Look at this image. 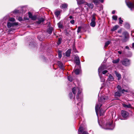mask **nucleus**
Masks as SVG:
<instances>
[{"instance_id":"obj_26","label":"nucleus","mask_w":134,"mask_h":134,"mask_svg":"<svg viewBox=\"0 0 134 134\" xmlns=\"http://www.w3.org/2000/svg\"><path fill=\"white\" fill-rule=\"evenodd\" d=\"M110 41H107L105 43L104 47H107L109 44H110Z\"/></svg>"},{"instance_id":"obj_20","label":"nucleus","mask_w":134,"mask_h":134,"mask_svg":"<svg viewBox=\"0 0 134 134\" xmlns=\"http://www.w3.org/2000/svg\"><path fill=\"white\" fill-rule=\"evenodd\" d=\"M44 21V19L43 18H42L38 20L37 22L38 24H40L41 23L43 22Z\"/></svg>"},{"instance_id":"obj_8","label":"nucleus","mask_w":134,"mask_h":134,"mask_svg":"<svg viewBox=\"0 0 134 134\" xmlns=\"http://www.w3.org/2000/svg\"><path fill=\"white\" fill-rule=\"evenodd\" d=\"M28 14L29 18L31 19L32 20H35L36 19V16L32 15V14L30 12H29Z\"/></svg>"},{"instance_id":"obj_55","label":"nucleus","mask_w":134,"mask_h":134,"mask_svg":"<svg viewBox=\"0 0 134 134\" xmlns=\"http://www.w3.org/2000/svg\"><path fill=\"white\" fill-rule=\"evenodd\" d=\"M29 19L28 18L27 19H26V20H28Z\"/></svg>"},{"instance_id":"obj_19","label":"nucleus","mask_w":134,"mask_h":134,"mask_svg":"<svg viewBox=\"0 0 134 134\" xmlns=\"http://www.w3.org/2000/svg\"><path fill=\"white\" fill-rule=\"evenodd\" d=\"M58 64L59 66L61 68H63V63L60 62L58 61Z\"/></svg>"},{"instance_id":"obj_1","label":"nucleus","mask_w":134,"mask_h":134,"mask_svg":"<svg viewBox=\"0 0 134 134\" xmlns=\"http://www.w3.org/2000/svg\"><path fill=\"white\" fill-rule=\"evenodd\" d=\"M72 92L73 94L71 93L69 94V96L71 99H74L75 95L77 93V94L76 96V99L78 102L80 103L82 100V95L81 94V91L78 87H74L72 89Z\"/></svg>"},{"instance_id":"obj_34","label":"nucleus","mask_w":134,"mask_h":134,"mask_svg":"<svg viewBox=\"0 0 134 134\" xmlns=\"http://www.w3.org/2000/svg\"><path fill=\"white\" fill-rule=\"evenodd\" d=\"M81 27H78V29H77V32L78 33H79L80 32V31H81Z\"/></svg>"},{"instance_id":"obj_15","label":"nucleus","mask_w":134,"mask_h":134,"mask_svg":"<svg viewBox=\"0 0 134 134\" xmlns=\"http://www.w3.org/2000/svg\"><path fill=\"white\" fill-rule=\"evenodd\" d=\"M114 80V78L113 76L109 74L108 80L109 81H113Z\"/></svg>"},{"instance_id":"obj_56","label":"nucleus","mask_w":134,"mask_h":134,"mask_svg":"<svg viewBox=\"0 0 134 134\" xmlns=\"http://www.w3.org/2000/svg\"><path fill=\"white\" fill-rule=\"evenodd\" d=\"M77 104L78 105V103H77Z\"/></svg>"},{"instance_id":"obj_45","label":"nucleus","mask_w":134,"mask_h":134,"mask_svg":"<svg viewBox=\"0 0 134 134\" xmlns=\"http://www.w3.org/2000/svg\"><path fill=\"white\" fill-rule=\"evenodd\" d=\"M125 90L124 89H123L121 90V93H124L125 92Z\"/></svg>"},{"instance_id":"obj_22","label":"nucleus","mask_w":134,"mask_h":134,"mask_svg":"<svg viewBox=\"0 0 134 134\" xmlns=\"http://www.w3.org/2000/svg\"><path fill=\"white\" fill-rule=\"evenodd\" d=\"M53 30V28L52 27H50L47 30V32L50 34H51Z\"/></svg>"},{"instance_id":"obj_51","label":"nucleus","mask_w":134,"mask_h":134,"mask_svg":"<svg viewBox=\"0 0 134 134\" xmlns=\"http://www.w3.org/2000/svg\"><path fill=\"white\" fill-rule=\"evenodd\" d=\"M118 52L119 54H121V52L120 51H119Z\"/></svg>"},{"instance_id":"obj_24","label":"nucleus","mask_w":134,"mask_h":134,"mask_svg":"<svg viewBox=\"0 0 134 134\" xmlns=\"http://www.w3.org/2000/svg\"><path fill=\"white\" fill-rule=\"evenodd\" d=\"M7 26L8 28H10L11 27H13L12 23L8 22L7 23Z\"/></svg>"},{"instance_id":"obj_38","label":"nucleus","mask_w":134,"mask_h":134,"mask_svg":"<svg viewBox=\"0 0 134 134\" xmlns=\"http://www.w3.org/2000/svg\"><path fill=\"white\" fill-rule=\"evenodd\" d=\"M13 27L15 26H17L18 24V23H12Z\"/></svg>"},{"instance_id":"obj_10","label":"nucleus","mask_w":134,"mask_h":134,"mask_svg":"<svg viewBox=\"0 0 134 134\" xmlns=\"http://www.w3.org/2000/svg\"><path fill=\"white\" fill-rule=\"evenodd\" d=\"M75 62L77 65H79L80 64V60L78 56H76L75 58Z\"/></svg>"},{"instance_id":"obj_53","label":"nucleus","mask_w":134,"mask_h":134,"mask_svg":"<svg viewBox=\"0 0 134 134\" xmlns=\"http://www.w3.org/2000/svg\"><path fill=\"white\" fill-rule=\"evenodd\" d=\"M125 92H128V91H127V90H125Z\"/></svg>"},{"instance_id":"obj_9","label":"nucleus","mask_w":134,"mask_h":134,"mask_svg":"<svg viewBox=\"0 0 134 134\" xmlns=\"http://www.w3.org/2000/svg\"><path fill=\"white\" fill-rule=\"evenodd\" d=\"M79 131L81 132L82 134H88L87 131H84L83 128L82 127H80L79 129Z\"/></svg>"},{"instance_id":"obj_41","label":"nucleus","mask_w":134,"mask_h":134,"mask_svg":"<svg viewBox=\"0 0 134 134\" xmlns=\"http://www.w3.org/2000/svg\"><path fill=\"white\" fill-rule=\"evenodd\" d=\"M58 26L59 28H61L62 27V25L60 23H58Z\"/></svg>"},{"instance_id":"obj_54","label":"nucleus","mask_w":134,"mask_h":134,"mask_svg":"<svg viewBox=\"0 0 134 134\" xmlns=\"http://www.w3.org/2000/svg\"><path fill=\"white\" fill-rule=\"evenodd\" d=\"M57 3H58V1H57Z\"/></svg>"},{"instance_id":"obj_31","label":"nucleus","mask_w":134,"mask_h":134,"mask_svg":"<svg viewBox=\"0 0 134 134\" xmlns=\"http://www.w3.org/2000/svg\"><path fill=\"white\" fill-rule=\"evenodd\" d=\"M104 69L103 67L102 66H101L98 69V71L99 73L103 69Z\"/></svg>"},{"instance_id":"obj_35","label":"nucleus","mask_w":134,"mask_h":134,"mask_svg":"<svg viewBox=\"0 0 134 134\" xmlns=\"http://www.w3.org/2000/svg\"><path fill=\"white\" fill-rule=\"evenodd\" d=\"M68 80L70 81L71 82L72 81V77L70 76H68Z\"/></svg>"},{"instance_id":"obj_43","label":"nucleus","mask_w":134,"mask_h":134,"mask_svg":"<svg viewBox=\"0 0 134 134\" xmlns=\"http://www.w3.org/2000/svg\"><path fill=\"white\" fill-rule=\"evenodd\" d=\"M70 23L72 24H74V23L75 21L74 20H71L70 21Z\"/></svg>"},{"instance_id":"obj_50","label":"nucleus","mask_w":134,"mask_h":134,"mask_svg":"<svg viewBox=\"0 0 134 134\" xmlns=\"http://www.w3.org/2000/svg\"><path fill=\"white\" fill-rule=\"evenodd\" d=\"M132 46L133 47H134V43H132Z\"/></svg>"},{"instance_id":"obj_17","label":"nucleus","mask_w":134,"mask_h":134,"mask_svg":"<svg viewBox=\"0 0 134 134\" xmlns=\"http://www.w3.org/2000/svg\"><path fill=\"white\" fill-rule=\"evenodd\" d=\"M77 3L79 4H80L84 3H85V4L86 2H85L83 0H77Z\"/></svg>"},{"instance_id":"obj_44","label":"nucleus","mask_w":134,"mask_h":134,"mask_svg":"<svg viewBox=\"0 0 134 134\" xmlns=\"http://www.w3.org/2000/svg\"><path fill=\"white\" fill-rule=\"evenodd\" d=\"M18 20L20 21H21L23 20V19L21 17H19L18 18Z\"/></svg>"},{"instance_id":"obj_5","label":"nucleus","mask_w":134,"mask_h":134,"mask_svg":"<svg viewBox=\"0 0 134 134\" xmlns=\"http://www.w3.org/2000/svg\"><path fill=\"white\" fill-rule=\"evenodd\" d=\"M126 4L128 7L130 8L131 10L134 7V2H132L130 1L126 2Z\"/></svg>"},{"instance_id":"obj_14","label":"nucleus","mask_w":134,"mask_h":134,"mask_svg":"<svg viewBox=\"0 0 134 134\" xmlns=\"http://www.w3.org/2000/svg\"><path fill=\"white\" fill-rule=\"evenodd\" d=\"M115 73L116 74V76L118 77V80H119L121 78V75L119 73L115 71Z\"/></svg>"},{"instance_id":"obj_40","label":"nucleus","mask_w":134,"mask_h":134,"mask_svg":"<svg viewBox=\"0 0 134 134\" xmlns=\"http://www.w3.org/2000/svg\"><path fill=\"white\" fill-rule=\"evenodd\" d=\"M94 3L96 4H97L98 3V0H93Z\"/></svg>"},{"instance_id":"obj_46","label":"nucleus","mask_w":134,"mask_h":134,"mask_svg":"<svg viewBox=\"0 0 134 134\" xmlns=\"http://www.w3.org/2000/svg\"><path fill=\"white\" fill-rule=\"evenodd\" d=\"M115 10H113V11H112V13L113 14H115Z\"/></svg>"},{"instance_id":"obj_49","label":"nucleus","mask_w":134,"mask_h":134,"mask_svg":"<svg viewBox=\"0 0 134 134\" xmlns=\"http://www.w3.org/2000/svg\"><path fill=\"white\" fill-rule=\"evenodd\" d=\"M69 18H70V19H72V16H69Z\"/></svg>"},{"instance_id":"obj_29","label":"nucleus","mask_w":134,"mask_h":134,"mask_svg":"<svg viewBox=\"0 0 134 134\" xmlns=\"http://www.w3.org/2000/svg\"><path fill=\"white\" fill-rule=\"evenodd\" d=\"M62 40V38H59L58 41L57 42V44H58V45L61 43Z\"/></svg>"},{"instance_id":"obj_36","label":"nucleus","mask_w":134,"mask_h":134,"mask_svg":"<svg viewBox=\"0 0 134 134\" xmlns=\"http://www.w3.org/2000/svg\"><path fill=\"white\" fill-rule=\"evenodd\" d=\"M100 79L101 80V82H104L105 81V79H104V78L100 76Z\"/></svg>"},{"instance_id":"obj_25","label":"nucleus","mask_w":134,"mask_h":134,"mask_svg":"<svg viewBox=\"0 0 134 134\" xmlns=\"http://www.w3.org/2000/svg\"><path fill=\"white\" fill-rule=\"evenodd\" d=\"M62 51L59 50L58 51V57L59 58H60L62 57Z\"/></svg>"},{"instance_id":"obj_12","label":"nucleus","mask_w":134,"mask_h":134,"mask_svg":"<svg viewBox=\"0 0 134 134\" xmlns=\"http://www.w3.org/2000/svg\"><path fill=\"white\" fill-rule=\"evenodd\" d=\"M85 4L87 5L88 7L91 9H93L94 7L93 4L92 3H88L86 2Z\"/></svg>"},{"instance_id":"obj_52","label":"nucleus","mask_w":134,"mask_h":134,"mask_svg":"<svg viewBox=\"0 0 134 134\" xmlns=\"http://www.w3.org/2000/svg\"><path fill=\"white\" fill-rule=\"evenodd\" d=\"M18 11H16V12H15V11H14V12H15V13H17L18 12Z\"/></svg>"},{"instance_id":"obj_16","label":"nucleus","mask_w":134,"mask_h":134,"mask_svg":"<svg viewBox=\"0 0 134 134\" xmlns=\"http://www.w3.org/2000/svg\"><path fill=\"white\" fill-rule=\"evenodd\" d=\"M71 49H68L66 52L65 54L66 56L69 57L71 53Z\"/></svg>"},{"instance_id":"obj_13","label":"nucleus","mask_w":134,"mask_h":134,"mask_svg":"<svg viewBox=\"0 0 134 134\" xmlns=\"http://www.w3.org/2000/svg\"><path fill=\"white\" fill-rule=\"evenodd\" d=\"M115 96L120 97L121 95V92L120 91H117L115 93Z\"/></svg>"},{"instance_id":"obj_32","label":"nucleus","mask_w":134,"mask_h":134,"mask_svg":"<svg viewBox=\"0 0 134 134\" xmlns=\"http://www.w3.org/2000/svg\"><path fill=\"white\" fill-rule=\"evenodd\" d=\"M117 16L116 15H114L112 16L113 19L115 20H117Z\"/></svg>"},{"instance_id":"obj_23","label":"nucleus","mask_w":134,"mask_h":134,"mask_svg":"<svg viewBox=\"0 0 134 134\" xmlns=\"http://www.w3.org/2000/svg\"><path fill=\"white\" fill-rule=\"evenodd\" d=\"M105 110H103L102 109H101L100 111V115L102 116L103 115L105 112Z\"/></svg>"},{"instance_id":"obj_21","label":"nucleus","mask_w":134,"mask_h":134,"mask_svg":"<svg viewBox=\"0 0 134 134\" xmlns=\"http://www.w3.org/2000/svg\"><path fill=\"white\" fill-rule=\"evenodd\" d=\"M123 106L125 108H130L131 107V105L129 104L128 105H126L125 104H123Z\"/></svg>"},{"instance_id":"obj_27","label":"nucleus","mask_w":134,"mask_h":134,"mask_svg":"<svg viewBox=\"0 0 134 134\" xmlns=\"http://www.w3.org/2000/svg\"><path fill=\"white\" fill-rule=\"evenodd\" d=\"M120 59L119 58H118V59L113 60V62L114 63H118Z\"/></svg>"},{"instance_id":"obj_4","label":"nucleus","mask_w":134,"mask_h":134,"mask_svg":"<svg viewBox=\"0 0 134 134\" xmlns=\"http://www.w3.org/2000/svg\"><path fill=\"white\" fill-rule=\"evenodd\" d=\"M92 18L91 20V23L90 25L92 27H94L96 25V18L95 17L94 14L92 15Z\"/></svg>"},{"instance_id":"obj_47","label":"nucleus","mask_w":134,"mask_h":134,"mask_svg":"<svg viewBox=\"0 0 134 134\" xmlns=\"http://www.w3.org/2000/svg\"><path fill=\"white\" fill-rule=\"evenodd\" d=\"M125 48L126 49H129V47H128V46H126Z\"/></svg>"},{"instance_id":"obj_33","label":"nucleus","mask_w":134,"mask_h":134,"mask_svg":"<svg viewBox=\"0 0 134 134\" xmlns=\"http://www.w3.org/2000/svg\"><path fill=\"white\" fill-rule=\"evenodd\" d=\"M9 20L10 21L13 22L15 21V20L14 18H9Z\"/></svg>"},{"instance_id":"obj_18","label":"nucleus","mask_w":134,"mask_h":134,"mask_svg":"<svg viewBox=\"0 0 134 134\" xmlns=\"http://www.w3.org/2000/svg\"><path fill=\"white\" fill-rule=\"evenodd\" d=\"M118 27L119 26L118 25H116L113 27L111 29V31H114L116 30Z\"/></svg>"},{"instance_id":"obj_2","label":"nucleus","mask_w":134,"mask_h":134,"mask_svg":"<svg viewBox=\"0 0 134 134\" xmlns=\"http://www.w3.org/2000/svg\"><path fill=\"white\" fill-rule=\"evenodd\" d=\"M108 99L107 96H102L99 98L98 99V104H96L95 107V110L97 115V112L99 109L100 108L103 104Z\"/></svg>"},{"instance_id":"obj_6","label":"nucleus","mask_w":134,"mask_h":134,"mask_svg":"<svg viewBox=\"0 0 134 134\" xmlns=\"http://www.w3.org/2000/svg\"><path fill=\"white\" fill-rule=\"evenodd\" d=\"M121 63L122 65L125 66H128L130 64V61L127 59H124L122 61H121Z\"/></svg>"},{"instance_id":"obj_39","label":"nucleus","mask_w":134,"mask_h":134,"mask_svg":"<svg viewBox=\"0 0 134 134\" xmlns=\"http://www.w3.org/2000/svg\"><path fill=\"white\" fill-rule=\"evenodd\" d=\"M117 88L119 90V91H120L121 89V87L120 86L118 85L117 86Z\"/></svg>"},{"instance_id":"obj_30","label":"nucleus","mask_w":134,"mask_h":134,"mask_svg":"<svg viewBox=\"0 0 134 134\" xmlns=\"http://www.w3.org/2000/svg\"><path fill=\"white\" fill-rule=\"evenodd\" d=\"M60 12L59 11H57L55 12V14L56 16L57 17L60 14Z\"/></svg>"},{"instance_id":"obj_11","label":"nucleus","mask_w":134,"mask_h":134,"mask_svg":"<svg viewBox=\"0 0 134 134\" xmlns=\"http://www.w3.org/2000/svg\"><path fill=\"white\" fill-rule=\"evenodd\" d=\"M68 6V5L64 3L61 4L60 7L62 9H65L67 8Z\"/></svg>"},{"instance_id":"obj_7","label":"nucleus","mask_w":134,"mask_h":134,"mask_svg":"<svg viewBox=\"0 0 134 134\" xmlns=\"http://www.w3.org/2000/svg\"><path fill=\"white\" fill-rule=\"evenodd\" d=\"M121 114L122 116L124 118H126L129 115V113L125 111H122Z\"/></svg>"},{"instance_id":"obj_3","label":"nucleus","mask_w":134,"mask_h":134,"mask_svg":"<svg viewBox=\"0 0 134 134\" xmlns=\"http://www.w3.org/2000/svg\"><path fill=\"white\" fill-rule=\"evenodd\" d=\"M112 122L113 121L111 120L108 121L104 125L105 128L107 129L113 130L114 127V126L112 124Z\"/></svg>"},{"instance_id":"obj_42","label":"nucleus","mask_w":134,"mask_h":134,"mask_svg":"<svg viewBox=\"0 0 134 134\" xmlns=\"http://www.w3.org/2000/svg\"><path fill=\"white\" fill-rule=\"evenodd\" d=\"M108 71L107 70H105L103 71L102 72V73L103 74H105L107 73L108 72Z\"/></svg>"},{"instance_id":"obj_48","label":"nucleus","mask_w":134,"mask_h":134,"mask_svg":"<svg viewBox=\"0 0 134 134\" xmlns=\"http://www.w3.org/2000/svg\"><path fill=\"white\" fill-rule=\"evenodd\" d=\"M100 2H102V3H103V0H99Z\"/></svg>"},{"instance_id":"obj_37","label":"nucleus","mask_w":134,"mask_h":134,"mask_svg":"<svg viewBox=\"0 0 134 134\" xmlns=\"http://www.w3.org/2000/svg\"><path fill=\"white\" fill-rule=\"evenodd\" d=\"M119 23L120 24H122V22H123V21L121 20V18H119Z\"/></svg>"},{"instance_id":"obj_28","label":"nucleus","mask_w":134,"mask_h":134,"mask_svg":"<svg viewBox=\"0 0 134 134\" xmlns=\"http://www.w3.org/2000/svg\"><path fill=\"white\" fill-rule=\"evenodd\" d=\"M80 70L79 69H76L74 71V72L76 75L79 74L80 72Z\"/></svg>"}]
</instances>
